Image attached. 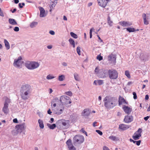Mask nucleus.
<instances>
[{"mask_svg": "<svg viewBox=\"0 0 150 150\" xmlns=\"http://www.w3.org/2000/svg\"><path fill=\"white\" fill-rule=\"evenodd\" d=\"M142 130L141 128H139L137 131L135 132L132 136V138L134 140L139 139L141 136V133Z\"/></svg>", "mask_w": 150, "mask_h": 150, "instance_id": "6e6552de", "label": "nucleus"}, {"mask_svg": "<svg viewBox=\"0 0 150 150\" xmlns=\"http://www.w3.org/2000/svg\"><path fill=\"white\" fill-rule=\"evenodd\" d=\"M18 6L20 8H22L23 7V6H22L21 4V3H19L18 4Z\"/></svg>", "mask_w": 150, "mask_h": 150, "instance_id": "338daca9", "label": "nucleus"}, {"mask_svg": "<svg viewBox=\"0 0 150 150\" xmlns=\"http://www.w3.org/2000/svg\"><path fill=\"white\" fill-rule=\"evenodd\" d=\"M98 5L103 8L105 7L109 0H97Z\"/></svg>", "mask_w": 150, "mask_h": 150, "instance_id": "ddd939ff", "label": "nucleus"}, {"mask_svg": "<svg viewBox=\"0 0 150 150\" xmlns=\"http://www.w3.org/2000/svg\"><path fill=\"white\" fill-rule=\"evenodd\" d=\"M10 100L8 98H6L4 102V105L8 106V104L10 103Z\"/></svg>", "mask_w": 150, "mask_h": 150, "instance_id": "f704fd0d", "label": "nucleus"}, {"mask_svg": "<svg viewBox=\"0 0 150 150\" xmlns=\"http://www.w3.org/2000/svg\"><path fill=\"white\" fill-rule=\"evenodd\" d=\"M122 108L125 112L128 115L129 114L132 110V109L131 108L125 105H123Z\"/></svg>", "mask_w": 150, "mask_h": 150, "instance_id": "dca6fc26", "label": "nucleus"}, {"mask_svg": "<svg viewBox=\"0 0 150 150\" xmlns=\"http://www.w3.org/2000/svg\"><path fill=\"white\" fill-rule=\"evenodd\" d=\"M70 34L71 36L73 38L75 39H76L78 38V36L77 35L74 33L71 32L70 33Z\"/></svg>", "mask_w": 150, "mask_h": 150, "instance_id": "4c0bfd02", "label": "nucleus"}, {"mask_svg": "<svg viewBox=\"0 0 150 150\" xmlns=\"http://www.w3.org/2000/svg\"><path fill=\"white\" fill-rule=\"evenodd\" d=\"M47 113L50 115H51L52 113V112L51 111L50 109H49L47 111Z\"/></svg>", "mask_w": 150, "mask_h": 150, "instance_id": "e2e57ef3", "label": "nucleus"}, {"mask_svg": "<svg viewBox=\"0 0 150 150\" xmlns=\"http://www.w3.org/2000/svg\"><path fill=\"white\" fill-rule=\"evenodd\" d=\"M76 51L78 54L79 55H81V51H80V47H78L76 49Z\"/></svg>", "mask_w": 150, "mask_h": 150, "instance_id": "a19ab883", "label": "nucleus"}, {"mask_svg": "<svg viewBox=\"0 0 150 150\" xmlns=\"http://www.w3.org/2000/svg\"><path fill=\"white\" fill-rule=\"evenodd\" d=\"M142 17L144 19V23L145 25L149 24V22L147 20L149 19L150 17V14H148L147 16L145 13H143L142 15Z\"/></svg>", "mask_w": 150, "mask_h": 150, "instance_id": "a211bd4d", "label": "nucleus"}, {"mask_svg": "<svg viewBox=\"0 0 150 150\" xmlns=\"http://www.w3.org/2000/svg\"><path fill=\"white\" fill-rule=\"evenodd\" d=\"M62 64L63 66H65V67H66L67 66V63L65 62H63L62 63Z\"/></svg>", "mask_w": 150, "mask_h": 150, "instance_id": "052dcab7", "label": "nucleus"}, {"mask_svg": "<svg viewBox=\"0 0 150 150\" xmlns=\"http://www.w3.org/2000/svg\"><path fill=\"white\" fill-rule=\"evenodd\" d=\"M96 132L99 134L100 135H102L103 134L102 132L100 130H96Z\"/></svg>", "mask_w": 150, "mask_h": 150, "instance_id": "09e8293b", "label": "nucleus"}, {"mask_svg": "<svg viewBox=\"0 0 150 150\" xmlns=\"http://www.w3.org/2000/svg\"><path fill=\"white\" fill-rule=\"evenodd\" d=\"M101 77L104 78L108 76L109 70L107 69H102L100 72Z\"/></svg>", "mask_w": 150, "mask_h": 150, "instance_id": "f8f14e48", "label": "nucleus"}, {"mask_svg": "<svg viewBox=\"0 0 150 150\" xmlns=\"http://www.w3.org/2000/svg\"><path fill=\"white\" fill-rule=\"evenodd\" d=\"M39 9L40 11V16L41 17H45L46 15L45 14V11L44 9L42 7H39Z\"/></svg>", "mask_w": 150, "mask_h": 150, "instance_id": "b1692460", "label": "nucleus"}, {"mask_svg": "<svg viewBox=\"0 0 150 150\" xmlns=\"http://www.w3.org/2000/svg\"><path fill=\"white\" fill-rule=\"evenodd\" d=\"M49 33L52 35H54L55 34V32L53 30H50L49 31Z\"/></svg>", "mask_w": 150, "mask_h": 150, "instance_id": "5fc2aeb1", "label": "nucleus"}, {"mask_svg": "<svg viewBox=\"0 0 150 150\" xmlns=\"http://www.w3.org/2000/svg\"><path fill=\"white\" fill-rule=\"evenodd\" d=\"M83 133H84L85 134H86V136H87V133L86 131H85L84 129L83 128H82L81 129V130H80Z\"/></svg>", "mask_w": 150, "mask_h": 150, "instance_id": "603ef678", "label": "nucleus"}, {"mask_svg": "<svg viewBox=\"0 0 150 150\" xmlns=\"http://www.w3.org/2000/svg\"><path fill=\"white\" fill-rule=\"evenodd\" d=\"M4 42L5 45L7 50H8L10 48V45L6 39L4 40Z\"/></svg>", "mask_w": 150, "mask_h": 150, "instance_id": "473e14b6", "label": "nucleus"}, {"mask_svg": "<svg viewBox=\"0 0 150 150\" xmlns=\"http://www.w3.org/2000/svg\"><path fill=\"white\" fill-rule=\"evenodd\" d=\"M32 89L31 86L28 84L23 85L20 90L21 95L22 99L26 100L28 98V95L31 93Z\"/></svg>", "mask_w": 150, "mask_h": 150, "instance_id": "f257e3e1", "label": "nucleus"}, {"mask_svg": "<svg viewBox=\"0 0 150 150\" xmlns=\"http://www.w3.org/2000/svg\"><path fill=\"white\" fill-rule=\"evenodd\" d=\"M109 138L110 139L113 140V141H115L116 140V137L115 136H110L109 137Z\"/></svg>", "mask_w": 150, "mask_h": 150, "instance_id": "c03bdc74", "label": "nucleus"}, {"mask_svg": "<svg viewBox=\"0 0 150 150\" xmlns=\"http://www.w3.org/2000/svg\"><path fill=\"white\" fill-rule=\"evenodd\" d=\"M66 143L69 150H76V149L73 145L72 143V140L71 139H69L66 142Z\"/></svg>", "mask_w": 150, "mask_h": 150, "instance_id": "9b49d317", "label": "nucleus"}, {"mask_svg": "<svg viewBox=\"0 0 150 150\" xmlns=\"http://www.w3.org/2000/svg\"><path fill=\"white\" fill-rule=\"evenodd\" d=\"M64 108L62 107L61 108H59L58 106H57L56 108H53V110L55 114L57 115H60L62 113L64 110Z\"/></svg>", "mask_w": 150, "mask_h": 150, "instance_id": "9d476101", "label": "nucleus"}, {"mask_svg": "<svg viewBox=\"0 0 150 150\" xmlns=\"http://www.w3.org/2000/svg\"><path fill=\"white\" fill-rule=\"evenodd\" d=\"M133 98L134 99L137 98V96L136 93L135 92H133Z\"/></svg>", "mask_w": 150, "mask_h": 150, "instance_id": "8fccbe9b", "label": "nucleus"}, {"mask_svg": "<svg viewBox=\"0 0 150 150\" xmlns=\"http://www.w3.org/2000/svg\"><path fill=\"white\" fill-rule=\"evenodd\" d=\"M108 60L111 61L112 63H115L116 62V57L114 55L111 54H110L108 57Z\"/></svg>", "mask_w": 150, "mask_h": 150, "instance_id": "412c9836", "label": "nucleus"}, {"mask_svg": "<svg viewBox=\"0 0 150 150\" xmlns=\"http://www.w3.org/2000/svg\"><path fill=\"white\" fill-rule=\"evenodd\" d=\"M97 59L99 60V61L103 59V57L101 56L100 54L97 56Z\"/></svg>", "mask_w": 150, "mask_h": 150, "instance_id": "a18cd8bd", "label": "nucleus"}, {"mask_svg": "<svg viewBox=\"0 0 150 150\" xmlns=\"http://www.w3.org/2000/svg\"><path fill=\"white\" fill-rule=\"evenodd\" d=\"M74 76L75 79L77 81H79L80 78L79 77V75L76 73H75L74 74Z\"/></svg>", "mask_w": 150, "mask_h": 150, "instance_id": "72a5a7b5", "label": "nucleus"}, {"mask_svg": "<svg viewBox=\"0 0 150 150\" xmlns=\"http://www.w3.org/2000/svg\"><path fill=\"white\" fill-rule=\"evenodd\" d=\"M8 107V106L4 105L2 108V111L5 114H7L8 112L9 109Z\"/></svg>", "mask_w": 150, "mask_h": 150, "instance_id": "a878e982", "label": "nucleus"}, {"mask_svg": "<svg viewBox=\"0 0 150 150\" xmlns=\"http://www.w3.org/2000/svg\"><path fill=\"white\" fill-rule=\"evenodd\" d=\"M107 23L111 27L113 25V22L111 20L110 17L109 16H108V17Z\"/></svg>", "mask_w": 150, "mask_h": 150, "instance_id": "7c9ffc66", "label": "nucleus"}, {"mask_svg": "<svg viewBox=\"0 0 150 150\" xmlns=\"http://www.w3.org/2000/svg\"><path fill=\"white\" fill-rule=\"evenodd\" d=\"M38 122L39 124L40 127L41 129L44 128V126L43 121L42 120L39 119L38 120Z\"/></svg>", "mask_w": 150, "mask_h": 150, "instance_id": "2f4dec72", "label": "nucleus"}, {"mask_svg": "<svg viewBox=\"0 0 150 150\" xmlns=\"http://www.w3.org/2000/svg\"><path fill=\"white\" fill-rule=\"evenodd\" d=\"M97 82L98 85H101L103 83V81L102 80H98Z\"/></svg>", "mask_w": 150, "mask_h": 150, "instance_id": "37998d69", "label": "nucleus"}, {"mask_svg": "<svg viewBox=\"0 0 150 150\" xmlns=\"http://www.w3.org/2000/svg\"><path fill=\"white\" fill-rule=\"evenodd\" d=\"M65 79V76L64 75H62L59 76L58 77V80L59 81H63Z\"/></svg>", "mask_w": 150, "mask_h": 150, "instance_id": "e433bc0d", "label": "nucleus"}, {"mask_svg": "<svg viewBox=\"0 0 150 150\" xmlns=\"http://www.w3.org/2000/svg\"><path fill=\"white\" fill-rule=\"evenodd\" d=\"M91 113V111L88 109H86L83 110L82 113V116L85 117H87Z\"/></svg>", "mask_w": 150, "mask_h": 150, "instance_id": "aec40b11", "label": "nucleus"}, {"mask_svg": "<svg viewBox=\"0 0 150 150\" xmlns=\"http://www.w3.org/2000/svg\"><path fill=\"white\" fill-rule=\"evenodd\" d=\"M149 98V96L148 95H146L145 96V99L146 100H148Z\"/></svg>", "mask_w": 150, "mask_h": 150, "instance_id": "0e129e2a", "label": "nucleus"}, {"mask_svg": "<svg viewBox=\"0 0 150 150\" xmlns=\"http://www.w3.org/2000/svg\"><path fill=\"white\" fill-rule=\"evenodd\" d=\"M84 141V137L81 134L76 135L73 138V142L74 144H81L83 143Z\"/></svg>", "mask_w": 150, "mask_h": 150, "instance_id": "7ed1b4c3", "label": "nucleus"}, {"mask_svg": "<svg viewBox=\"0 0 150 150\" xmlns=\"http://www.w3.org/2000/svg\"><path fill=\"white\" fill-rule=\"evenodd\" d=\"M55 78V77L53 76L51 74H49L46 77V78L47 79L50 80L54 79Z\"/></svg>", "mask_w": 150, "mask_h": 150, "instance_id": "58836bf2", "label": "nucleus"}, {"mask_svg": "<svg viewBox=\"0 0 150 150\" xmlns=\"http://www.w3.org/2000/svg\"><path fill=\"white\" fill-rule=\"evenodd\" d=\"M133 120V117L132 115H128L125 116L124 121L126 123H129L131 122Z\"/></svg>", "mask_w": 150, "mask_h": 150, "instance_id": "2eb2a0df", "label": "nucleus"}, {"mask_svg": "<svg viewBox=\"0 0 150 150\" xmlns=\"http://www.w3.org/2000/svg\"><path fill=\"white\" fill-rule=\"evenodd\" d=\"M38 24V23L36 22H33L31 23L30 26L31 28L35 27Z\"/></svg>", "mask_w": 150, "mask_h": 150, "instance_id": "c9c22d12", "label": "nucleus"}, {"mask_svg": "<svg viewBox=\"0 0 150 150\" xmlns=\"http://www.w3.org/2000/svg\"><path fill=\"white\" fill-rule=\"evenodd\" d=\"M51 2L50 5V11L51 12L52 9H53L57 3V0H51Z\"/></svg>", "mask_w": 150, "mask_h": 150, "instance_id": "6ab92c4d", "label": "nucleus"}, {"mask_svg": "<svg viewBox=\"0 0 150 150\" xmlns=\"http://www.w3.org/2000/svg\"><path fill=\"white\" fill-rule=\"evenodd\" d=\"M54 121V119L53 118H51L50 119V123H52V122H53Z\"/></svg>", "mask_w": 150, "mask_h": 150, "instance_id": "69168bd1", "label": "nucleus"}, {"mask_svg": "<svg viewBox=\"0 0 150 150\" xmlns=\"http://www.w3.org/2000/svg\"><path fill=\"white\" fill-rule=\"evenodd\" d=\"M129 127L128 125L124 124H121L119 125V128L122 131H125L129 128Z\"/></svg>", "mask_w": 150, "mask_h": 150, "instance_id": "5701e85b", "label": "nucleus"}, {"mask_svg": "<svg viewBox=\"0 0 150 150\" xmlns=\"http://www.w3.org/2000/svg\"><path fill=\"white\" fill-rule=\"evenodd\" d=\"M39 65L40 64L38 62L33 61V70L38 68Z\"/></svg>", "mask_w": 150, "mask_h": 150, "instance_id": "bb28decb", "label": "nucleus"}, {"mask_svg": "<svg viewBox=\"0 0 150 150\" xmlns=\"http://www.w3.org/2000/svg\"><path fill=\"white\" fill-rule=\"evenodd\" d=\"M125 75L129 78H130V76L129 72L128 71H126L125 72Z\"/></svg>", "mask_w": 150, "mask_h": 150, "instance_id": "ea45409f", "label": "nucleus"}, {"mask_svg": "<svg viewBox=\"0 0 150 150\" xmlns=\"http://www.w3.org/2000/svg\"><path fill=\"white\" fill-rule=\"evenodd\" d=\"M149 116H147L146 117H145L144 118V119L145 121H147L148 120V119L149 118Z\"/></svg>", "mask_w": 150, "mask_h": 150, "instance_id": "680f3d73", "label": "nucleus"}, {"mask_svg": "<svg viewBox=\"0 0 150 150\" xmlns=\"http://www.w3.org/2000/svg\"><path fill=\"white\" fill-rule=\"evenodd\" d=\"M103 150H110L108 147L106 146H104L103 148Z\"/></svg>", "mask_w": 150, "mask_h": 150, "instance_id": "4d7b16f0", "label": "nucleus"}, {"mask_svg": "<svg viewBox=\"0 0 150 150\" xmlns=\"http://www.w3.org/2000/svg\"><path fill=\"white\" fill-rule=\"evenodd\" d=\"M47 47L48 49H51L52 48V46L51 45H48L47 46Z\"/></svg>", "mask_w": 150, "mask_h": 150, "instance_id": "774afa93", "label": "nucleus"}, {"mask_svg": "<svg viewBox=\"0 0 150 150\" xmlns=\"http://www.w3.org/2000/svg\"><path fill=\"white\" fill-rule=\"evenodd\" d=\"M141 142V141L140 140H139L138 141H136V144L137 145L139 146Z\"/></svg>", "mask_w": 150, "mask_h": 150, "instance_id": "864d4df0", "label": "nucleus"}, {"mask_svg": "<svg viewBox=\"0 0 150 150\" xmlns=\"http://www.w3.org/2000/svg\"><path fill=\"white\" fill-rule=\"evenodd\" d=\"M108 76L111 79H116L118 76V72L115 69H109Z\"/></svg>", "mask_w": 150, "mask_h": 150, "instance_id": "423d86ee", "label": "nucleus"}, {"mask_svg": "<svg viewBox=\"0 0 150 150\" xmlns=\"http://www.w3.org/2000/svg\"><path fill=\"white\" fill-rule=\"evenodd\" d=\"M25 124L24 123L17 125L16 126L17 132L20 133L23 132L24 134H25Z\"/></svg>", "mask_w": 150, "mask_h": 150, "instance_id": "0eeeda50", "label": "nucleus"}, {"mask_svg": "<svg viewBox=\"0 0 150 150\" xmlns=\"http://www.w3.org/2000/svg\"><path fill=\"white\" fill-rule=\"evenodd\" d=\"M105 106L107 108L111 109L115 106L117 99L114 97H106L104 100Z\"/></svg>", "mask_w": 150, "mask_h": 150, "instance_id": "f03ea898", "label": "nucleus"}, {"mask_svg": "<svg viewBox=\"0 0 150 150\" xmlns=\"http://www.w3.org/2000/svg\"><path fill=\"white\" fill-rule=\"evenodd\" d=\"M95 72L96 74H97L99 72V69L98 68V67H96L95 68Z\"/></svg>", "mask_w": 150, "mask_h": 150, "instance_id": "6e6d98bb", "label": "nucleus"}, {"mask_svg": "<svg viewBox=\"0 0 150 150\" xmlns=\"http://www.w3.org/2000/svg\"><path fill=\"white\" fill-rule=\"evenodd\" d=\"M69 41L70 44L72 45L75 43V42L74 40L72 38H70L69 40Z\"/></svg>", "mask_w": 150, "mask_h": 150, "instance_id": "79ce46f5", "label": "nucleus"}, {"mask_svg": "<svg viewBox=\"0 0 150 150\" xmlns=\"http://www.w3.org/2000/svg\"><path fill=\"white\" fill-rule=\"evenodd\" d=\"M119 23L123 27L129 26L132 24V23L131 22L125 21H120L119 22Z\"/></svg>", "mask_w": 150, "mask_h": 150, "instance_id": "f3484780", "label": "nucleus"}, {"mask_svg": "<svg viewBox=\"0 0 150 150\" xmlns=\"http://www.w3.org/2000/svg\"><path fill=\"white\" fill-rule=\"evenodd\" d=\"M123 103L127 104V102L125 99L123 97L120 96L119 98V105H122Z\"/></svg>", "mask_w": 150, "mask_h": 150, "instance_id": "393cba45", "label": "nucleus"}, {"mask_svg": "<svg viewBox=\"0 0 150 150\" xmlns=\"http://www.w3.org/2000/svg\"><path fill=\"white\" fill-rule=\"evenodd\" d=\"M57 127L59 129H66L67 128L68 125L64 120H60L57 122Z\"/></svg>", "mask_w": 150, "mask_h": 150, "instance_id": "20e7f679", "label": "nucleus"}, {"mask_svg": "<svg viewBox=\"0 0 150 150\" xmlns=\"http://www.w3.org/2000/svg\"><path fill=\"white\" fill-rule=\"evenodd\" d=\"M22 59L21 57H19L17 59H15L13 63V65L16 67H20L21 65L22 62L21 61Z\"/></svg>", "mask_w": 150, "mask_h": 150, "instance_id": "1a4fd4ad", "label": "nucleus"}, {"mask_svg": "<svg viewBox=\"0 0 150 150\" xmlns=\"http://www.w3.org/2000/svg\"><path fill=\"white\" fill-rule=\"evenodd\" d=\"M126 30L128 31L129 33H131L132 32H134L135 31H138L139 30V29L135 30L134 28H126Z\"/></svg>", "mask_w": 150, "mask_h": 150, "instance_id": "c756f323", "label": "nucleus"}, {"mask_svg": "<svg viewBox=\"0 0 150 150\" xmlns=\"http://www.w3.org/2000/svg\"><path fill=\"white\" fill-rule=\"evenodd\" d=\"M9 23L13 25H16L17 23L15 20L13 19L10 18L8 20Z\"/></svg>", "mask_w": 150, "mask_h": 150, "instance_id": "c85d7f7f", "label": "nucleus"}, {"mask_svg": "<svg viewBox=\"0 0 150 150\" xmlns=\"http://www.w3.org/2000/svg\"><path fill=\"white\" fill-rule=\"evenodd\" d=\"M65 94L67 95H68V96H71L72 95V93L70 91H69L65 92Z\"/></svg>", "mask_w": 150, "mask_h": 150, "instance_id": "49530a36", "label": "nucleus"}, {"mask_svg": "<svg viewBox=\"0 0 150 150\" xmlns=\"http://www.w3.org/2000/svg\"><path fill=\"white\" fill-rule=\"evenodd\" d=\"M12 134L13 135H17L18 132L15 130H13L12 131Z\"/></svg>", "mask_w": 150, "mask_h": 150, "instance_id": "de8ad7c7", "label": "nucleus"}, {"mask_svg": "<svg viewBox=\"0 0 150 150\" xmlns=\"http://www.w3.org/2000/svg\"><path fill=\"white\" fill-rule=\"evenodd\" d=\"M25 65L27 68L33 70V61H27L25 64Z\"/></svg>", "mask_w": 150, "mask_h": 150, "instance_id": "4be33fe9", "label": "nucleus"}, {"mask_svg": "<svg viewBox=\"0 0 150 150\" xmlns=\"http://www.w3.org/2000/svg\"><path fill=\"white\" fill-rule=\"evenodd\" d=\"M13 122L14 123H18V121L17 120V119L16 118H15L13 119Z\"/></svg>", "mask_w": 150, "mask_h": 150, "instance_id": "13d9d810", "label": "nucleus"}, {"mask_svg": "<svg viewBox=\"0 0 150 150\" xmlns=\"http://www.w3.org/2000/svg\"><path fill=\"white\" fill-rule=\"evenodd\" d=\"M13 30H14V31L16 32H18L19 31V29L18 27H16L14 28Z\"/></svg>", "mask_w": 150, "mask_h": 150, "instance_id": "3c124183", "label": "nucleus"}, {"mask_svg": "<svg viewBox=\"0 0 150 150\" xmlns=\"http://www.w3.org/2000/svg\"><path fill=\"white\" fill-rule=\"evenodd\" d=\"M59 101V99L57 98H55L54 99L51 103V106H52V109L53 110V108H56L55 107L56 106V104H57L58 103Z\"/></svg>", "mask_w": 150, "mask_h": 150, "instance_id": "4468645a", "label": "nucleus"}, {"mask_svg": "<svg viewBox=\"0 0 150 150\" xmlns=\"http://www.w3.org/2000/svg\"><path fill=\"white\" fill-rule=\"evenodd\" d=\"M59 100L62 105H67L71 103L70 97L65 95L61 96Z\"/></svg>", "mask_w": 150, "mask_h": 150, "instance_id": "39448f33", "label": "nucleus"}, {"mask_svg": "<svg viewBox=\"0 0 150 150\" xmlns=\"http://www.w3.org/2000/svg\"><path fill=\"white\" fill-rule=\"evenodd\" d=\"M98 84L97 80H95L93 83V84L97 85Z\"/></svg>", "mask_w": 150, "mask_h": 150, "instance_id": "bf43d9fd", "label": "nucleus"}, {"mask_svg": "<svg viewBox=\"0 0 150 150\" xmlns=\"http://www.w3.org/2000/svg\"><path fill=\"white\" fill-rule=\"evenodd\" d=\"M47 125L50 129H54L56 127V125L55 124L51 125L50 124L47 123Z\"/></svg>", "mask_w": 150, "mask_h": 150, "instance_id": "cd10ccee", "label": "nucleus"}]
</instances>
